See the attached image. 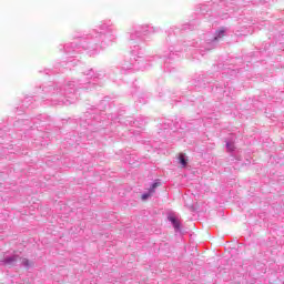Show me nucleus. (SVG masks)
<instances>
[{"mask_svg": "<svg viewBox=\"0 0 284 284\" xmlns=\"http://www.w3.org/2000/svg\"><path fill=\"white\" fill-rule=\"evenodd\" d=\"M225 37V29H220L215 32V41H219V39H223Z\"/></svg>", "mask_w": 284, "mask_h": 284, "instance_id": "nucleus-3", "label": "nucleus"}, {"mask_svg": "<svg viewBox=\"0 0 284 284\" xmlns=\"http://www.w3.org/2000/svg\"><path fill=\"white\" fill-rule=\"evenodd\" d=\"M179 161H180L182 168H186L187 166V160H185V154L180 153L179 154Z\"/></svg>", "mask_w": 284, "mask_h": 284, "instance_id": "nucleus-4", "label": "nucleus"}, {"mask_svg": "<svg viewBox=\"0 0 284 284\" xmlns=\"http://www.w3.org/2000/svg\"><path fill=\"white\" fill-rule=\"evenodd\" d=\"M159 183H153L152 184V187L149 190V192L148 193H144V194H142V196H141V199H142V201H148V199H150V196H153V194H154V192H156V187H159Z\"/></svg>", "mask_w": 284, "mask_h": 284, "instance_id": "nucleus-1", "label": "nucleus"}, {"mask_svg": "<svg viewBox=\"0 0 284 284\" xmlns=\"http://www.w3.org/2000/svg\"><path fill=\"white\" fill-rule=\"evenodd\" d=\"M22 265H24V267H30V265H32V262H30V260H28V258H23Z\"/></svg>", "mask_w": 284, "mask_h": 284, "instance_id": "nucleus-6", "label": "nucleus"}, {"mask_svg": "<svg viewBox=\"0 0 284 284\" xmlns=\"http://www.w3.org/2000/svg\"><path fill=\"white\" fill-rule=\"evenodd\" d=\"M17 261H19V256L18 255H13L11 257L6 258L4 263L7 265H14Z\"/></svg>", "mask_w": 284, "mask_h": 284, "instance_id": "nucleus-2", "label": "nucleus"}, {"mask_svg": "<svg viewBox=\"0 0 284 284\" xmlns=\"http://www.w3.org/2000/svg\"><path fill=\"white\" fill-rule=\"evenodd\" d=\"M226 148H227L229 152H234V144L226 143Z\"/></svg>", "mask_w": 284, "mask_h": 284, "instance_id": "nucleus-7", "label": "nucleus"}, {"mask_svg": "<svg viewBox=\"0 0 284 284\" xmlns=\"http://www.w3.org/2000/svg\"><path fill=\"white\" fill-rule=\"evenodd\" d=\"M169 221L172 222V224H173V226L175 227V230H179L180 223H179V220H176V217L170 216V217H169Z\"/></svg>", "mask_w": 284, "mask_h": 284, "instance_id": "nucleus-5", "label": "nucleus"}]
</instances>
